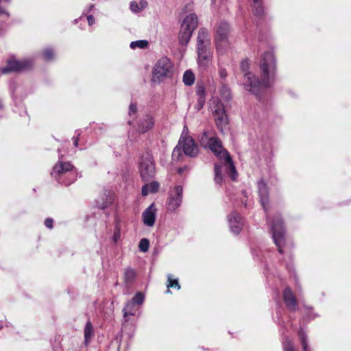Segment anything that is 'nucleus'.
Returning a JSON list of instances; mask_svg holds the SVG:
<instances>
[{
	"instance_id": "f704fd0d",
	"label": "nucleus",
	"mask_w": 351,
	"mask_h": 351,
	"mask_svg": "<svg viewBox=\"0 0 351 351\" xmlns=\"http://www.w3.org/2000/svg\"><path fill=\"white\" fill-rule=\"evenodd\" d=\"M205 101H206L205 97H200V98L198 97L197 102L195 106V109L197 110H200L203 108V106L205 104Z\"/></svg>"
},
{
	"instance_id": "423d86ee",
	"label": "nucleus",
	"mask_w": 351,
	"mask_h": 351,
	"mask_svg": "<svg viewBox=\"0 0 351 351\" xmlns=\"http://www.w3.org/2000/svg\"><path fill=\"white\" fill-rule=\"evenodd\" d=\"M210 108L215 116L217 126L222 131L228 124V117L223 104L217 97H213L210 101Z\"/></svg>"
},
{
	"instance_id": "6e6552de",
	"label": "nucleus",
	"mask_w": 351,
	"mask_h": 351,
	"mask_svg": "<svg viewBox=\"0 0 351 351\" xmlns=\"http://www.w3.org/2000/svg\"><path fill=\"white\" fill-rule=\"evenodd\" d=\"M272 238L278 252H283V247L285 244V229L281 219L277 217L271 223Z\"/></svg>"
},
{
	"instance_id": "412c9836",
	"label": "nucleus",
	"mask_w": 351,
	"mask_h": 351,
	"mask_svg": "<svg viewBox=\"0 0 351 351\" xmlns=\"http://www.w3.org/2000/svg\"><path fill=\"white\" fill-rule=\"evenodd\" d=\"M159 183L154 181L143 186L141 193L142 195L147 196L149 193H154L158 191Z\"/></svg>"
},
{
	"instance_id": "2f4dec72",
	"label": "nucleus",
	"mask_w": 351,
	"mask_h": 351,
	"mask_svg": "<svg viewBox=\"0 0 351 351\" xmlns=\"http://www.w3.org/2000/svg\"><path fill=\"white\" fill-rule=\"evenodd\" d=\"M144 299V295L141 292H138L134 295L132 301L134 302V304L141 305L143 303Z\"/></svg>"
},
{
	"instance_id": "c03bdc74",
	"label": "nucleus",
	"mask_w": 351,
	"mask_h": 351,
	"mask_svg": "<svg viewBox=\"0 0 351 351\" xmlns=\"http://www.w3.org/2000/svg\"><path fill=\"white\" fill-rule=\"evenodd\" d=\"M119 238H120V232L119 230H117L114 232V233L113 234V240L114 242H117Z\"/></svg>"
},
{
	"instance_id": "9d476101",
	"label": "nucleus",
	"mask_w": 351,
	"mask_h": 351,
	"mask_svg": "<svg viewBox=\"0 0 351 351\" xmlns=\"http://www.w3.org/2000/svg\"><path fill=\"white\" fill-rule=\"evenodd\" d=\"M197 64L198 69L202 71H207L213 64V51L209 50H198Z\"/></svg>"
},
{
	"instance_id": "20e7f679",
	"label": "nucleus",
	"mask_w": 351,
	"mask_h": 351,
	"mask_svg": "<svg viewBox=\"0 0 351 351\" xmlns=\"http://www.w3.org/2000/svg\"><path fill=\"white\" fill-rule=\"evenodd\" d=\"M197 26V16L196 14H190L184 18L178 35L179 43L182 45H186L189 42Z\"/></svg>"
},
{
	"instance_id": "aec40b11",
	"label": "nucleus",
	"mask_w": 351,
	"mask_h": 351,
	"mask_svg": "<svg viewBox=\"0 0 351 351\" xmlns=\"http://www.w3.org/2000/svg\"><path fill=\"white\" fill-rule=\"evenodd\" d=\"M73 168V165L69 162H59L53 167L51 175L56 176L67 171H71Z\"/></svg>"
},
{
	"instance_id": "e433bc0d",
	"label": "nucleus",
	"mask_w": 351,
	"mask_h": 351,
	"mask_svg": "<svg viewBox=\"0 0 351 351\" xmlns=\"http://www.w3.org/2000/svg\"><path fill=\"white\" fill-rule=\"evenodd\" d=\"M130 9L134 12H139L141 11V8H140L138 3L136 1H132L130 3Z\"/></svg>"
},
{
	"instance_id": "ddd939ff",
	"label": "nucleus",
	"mask_w": 351,
	"mask_h": 351,
	"mask_svg": "<svg viewBox=\"0 0 351 351\" xmlns=\"http://www.w3.org/2000/svg\"><path fill=\"white\" fill-rule=\"evenodd\" d=\"M157 209L152 203L142 214L143 223L148 227H153L155 224Z\"/></svg>"
},
{
	"instance_id": "39448f33",
	"label": "nucleus",
	"mask_w": 351,
	"mask_h": 351,
	"mask_svg": "<svg viewBox=\"0 0 351 351\" xmlns=\"http://www.w3.org/2000/svg\"><path fill=\"white\" fill-rule=\"evenodd\" d=\"M138 170L141 177L144 181H148L154 177L156 174V167L153 156L151 154L146 152L141 156L138 165Z\"/></svg>"
},
{
	"instance_id": "c9c22d12",
	"label": "nucleus",
	"mask_w": 351,
	"mask_h": 351,
	"mask_svg": "<svg viewBox=\"0 0 351 351\" xmlns=\"http://www.w3.org/2000/svg\"><path fill=\"white\" fill-rule=\"evenodd\" d=\"M284 351H295L293 343L290 341H286L284 344Z\"/></svg>"
},
{
	"instance_id": "9b49d317",
	"label": "nucleus",
	"mask_w": 351,
	"mask_h": 351,
	"mask_svg": "<svg viewBox=\"0 0 351 351\" xmlns=\"http://www.w3.org/2000/svg\"><path fill=\"white\" fill-rule=\"evenodd\" d=\"M182 187L180 185L175 186L169 191L167 202L168 210L174 211L180 206L182 200Z\"/></svg>"
},
{
	"instance_id": "7ed1b4c3",
	"label": "nucleus",
	"mask_w": 351,
	"mask_h": 351,
	"mask_svg": "<svg viewBox=\"0 0 351 351\" xmlns=\"http://www.w3.org/2000/svg\"><path fill=\"white\" fill-rule=\"evenodd\" d=\"M173 73V64L167 57H163L156 63L152 72V81L160 82L171 77Z\"/></svg>"
},
{
	"instance_id": "a18cd8bd",
	"label": "nucleus",
	"mask_w": 351,
	"mask_h": 351,
	"mask_svg": "<svg viewBox=\"0 0 351 351\" xmlns=\"http://www.w3.org/2000/svg\"><path fill=\"white\" fill-rule=\"evenodd\" d=\"M138 5L142 10L147 5V3L145 1L142 0L139 2Z\"/></svg>"
},
{
	"instance_id": "393cba45",
	"label": "nucleus",
	"mask_w": 351,
	"mask_h": 351,
	"mask_svg": "<svg viewBox=\"0 0 351 351\" xmlns=\"http://www.w3.org/2000/svg\"><path fill=\"white\" fill-rule=\"evenodd\" d=\"M253 11L255 15L261 16L263 14L261 0H253Z\"/></svg>"
},
{
	"instance_id": "bb28decb",
	"label": "nucleus",
	"mask_w": 351,
	"mask_h": 351,
	"mask_svg": "<svg viewBox=\"0 0 351 351\" xmlns=\"http://www.w3.org/2000/svg\"><path fill=\"white\" fill-rule=\"evenodd\" d=\"M195 75L191 71H186L183 75V82L184 84L191 86L194 83Z\"/></svg>"
},
{
	"instance_id": "4c0bfd02",
	"label": "nucleus",
	"mask_w": 351,
	"mask_h": 351,
	"mask_svg": "<svg viewBox=\"0 0 351 351\" xmlns=\"http://www.w3.org/2000/svg\"><path fill=\"white\" fill-rule=\"evenodd\" d=\"M137 112V106L136 104L132 103L129 106V115L135 114Z\"/></svg>"
},
{
	"instance_id": "4be33fe9",
	"label": "nucleus",
	"mask_w": 351,
	"mask_h": 351,
	"mask_svg": "<svg viewBox=\"0 0 351 351\" xmlns=\"http://www.w3.org/2000/svg\"><path fill=\"white\" fill-rule=\"evenodd\" d=\"M94 335L93 327L90 322H87L84 328V339L86 343H88Z\"/></svg>"
},
{
	"instance_id": "473e14b6",
	"label": "nucleus",
	"mask_w": 351,
	"mask_h": 351,
	"mask_svg": "<svg viewBox=\"0 0 351 351\" xmlns=\"http://www.w3.org/2000/svg\"><path fill=\"white\" fill-rule=\"evenodd\" d=\"M43 56L45 60H51L53 58V52L51 49H46L43 52Z\"/></svg>"
},
{
	"instance_id": "37998d69",
	"label": "nucleus",
	"mask_w": 351,
	"mask_h": 351,
	"mask_svg": "<svg viewBox=\"0 0 351 351\" xmlns=\"http://www.w3.org/2000/svg\"><path fill=\"white\" fill-rule=\"evenodd\" d=\"M87 21L89 25H92L95 23V19L92 15H89L87 16Z\"/></svg>"
},
{
	"instance_id": "cd10ccee",
	"label": "nucleus",
	"mask_w": 351,
	"mask_h": 351,
	"mask_svg": "<svg viewBox=\"0 0 351 351\" xmlns=\"http://www.w3.org/2000/svg\"><path fill=\"white\" fill-rule=\"evenodd\" d=\"M167 281H168V284H167V287L168 289L169 288H172V287H174V288H176L178 290H179L180 289V286L179 285V282H178V279H173L172 278V276L171 274H169L167 276ZM167 293H170V290L169 289H167Z\"/></svg>"
},
{
	"instance_id": "72a5a7b5",
	"label": "nucleus",
	"mask_w": 351,
	"mask_h": 351,
	"mask_svg": "<svg viewBox=\"0 0 351 351\" xmlns=\"http://www.w3.org/2000/svg\"><path fill=\"white\" fill-rule=\"evenodd\" d=\"M220 93L224 99L228 100L230 98V90L225 86L221 88Z\"/></svg>"
},
{
	"instance_id": "09e8293b",
	"label": "nucleus",
	"mask_w": 351,
	"mask_h": 351,
	"mask_svg": "<svg viewBox=\"0 0 351 351\" xmlns=\"http://www.w3.org/2000/svg\"><path fill=\"white\" fill-rule=\"evenodd\" d=\"M4 13V10L3 8H0V14Z\"/></svg>"
},
{
	"instance_id": "de8ad7c7",
	"label": "nucleus",
	"mask_w": 351,
	"mask_h": 351,
	"mask_svg": "<svg viewBox=\"0 0 351 351\" xmlns=\"http://www.w3.org/2000/svg\"><path fill=\"white\" fill-rule=\"evenodd\" d=\"M186 169H187V167H183V168H179V169H178V173H183L185 170H186Z\"/></svg>"
},
{
	"instance_id": "dca6fc26",
	"label": "nucleus",
	"mask_w": 351,
	"mask_h": 351,
	"mask_svg": "<svg viewBox=\"0 0 351 351\" xmlns=\"http://www.w3.org/2000/svg\"><path fill=\"white\" fill-rule=\"evenodd\" d=\"M283 299L286 306L291 311H295L297 308L295 297L289 288H286L283 291Z\"/></svg>"
},
{
	"instance_id": "58836bf2",
	"label": "nucleus",
	"mask_w": 351,
	"mask_h": 351,
	"mask_svg": "<svg viewBox=\"0 0 351 351\" xmlns=\"http://www.w3.org/2000/svg\"><path fill=\"white\" fill-rule=\"evenodd\" d=\"M112 201V194L110 193L109 197L106 202L102 203L101 204H99V206L101 208H105L108 204H110Z\"/></svg>"
},
{
	"instance_id": "f8f14e48",
	"label": "nucleus",
	"mask_w": 351,
	"mask_h": 351,
	"mask_svg": "<svg viewBox=\"0 0 351 351\" xmlns=\"http://www.w3.org/2000/svg\"><path fill=\"white\" fill-rule=\"evenodd\" d=\"M211 49V42L208 32L205 28H200L197 38V51Z\"/></svg>"
},
{
	"instance_id": "f3484780",
	"label": "nucleus",
	"mask_w": 351,
	"mask_h": 351,
	"mask_svg": "<svg viewBox=\"0 0 351 351\" xmlns=\"http://www.w3.org/2000/svg\"><path fill=\"white\" fill-rule=\"evenodd\" d=\"M258 188L261 203L264 210L267 212V204L269 202L268 189L267 185L263 180H261L258 182Z\"/></svg>"
},
{
	"instance_id": "2eb2a0df",
	"label": "nucleus",
	"mask_w": 351,
	"mask_h": 351,
	"mask_svg": "<svg viewBox=\"0 0 351 351\" xmlns=\"http://www.w3.org/2000/svg\"><path fill=\"white\" fill-rule=\"evenodd\" d=\"M228 222L231 231L233 233L238 234L243 226L240 215L236 212L232 213L228 216Z\"/></svg>"
},
{
	"instance_id": "7c9ffc66",
	"label": "nucleus",
	"mask_w": 351,
	"mask_h": 351,
	"mask_svg": "<svg viewBox=\"0 0 351 351\" xmlns=\"http://www.w3.org/2000/svg\"><path fill=\"white\" fill-rule=\"evenodd\" d=\"M149 247V242L148 239L144 238L141 239L138 245L139 250L143 252L148 251Z\"/></svg>"
},
{
	"instance_id": "5701e85b",
	"label": "nucleus",
	"mask_w": 351,
	"mask_h": 351,
	"mask_svg": "<svg viewBox=\"0 0 351 351\" xmlns=\"http://www.w3.org/2000/svg\"><path fill=\"white\" fill-rule=\"evenodd\" d=\"M221 168L222 166L221 165L216 164L215 165V182L218 184H221L223 180Z\"/></svg>"
},
{
	"instance_id": "79ce46f5",
	"label": "nucleus",
	"mask_w": 351,
	"mask_h": 351,
	"mask_svg": "<svg viewBox=\"0 0 351 351\" xmlns=\"http://www.w3.org/2000/svg\"><path fill=\"white\" fill-rule=\"evenodd\" d=\"M53 223V221L51 218H47V219H46V220L45 221V225L46 227H47L49 228H52Z\"/></svg>"
},
{
	"instance_id": "1a4fd4ad",
	"label": "nucleus",
	"mask_w": 351,
	"mask_h": 351,
	"mask_svg": "<svg viewBox=\"0 0 351 351\" xmlns=\"http://www.w3.org/2000/svg\"><path fill=\"white\" fill-rule=\"evenodd\" d=\"M178 146L182 147L184 154L190 157H195L198 154V148L195 145L193 139L189 136L183 137L182 136L179 141L178 145L175 147L173 151V157H176V155L180 154V148Z\"/></svg>"
},
{
	"instance_id": "f03ea898",
	"label": "nucleus",
	"mask_w": 351,
	"mask_h": 351,
	"mask_svg": "<svg viewBox=\"0 0 351 351\" xmlns=\"http://www.w3.org/2000/svg\"><path fill=\"white\" fill-rule=\"evenodd\" d=\"M201 145L208 148L217 158L223 160V166L232 180H235L237 173L228 152L222 147L221 141L213 130L204 132L199 138Z\"/></svg>"
},
{
	"instance_id": "0eeeda50",
	"label": "nucleus",
	"mask_w": 351,
	"mask_h": 351,
	"mask_svg": "<svg viewBox=\"0 0 351 351\" xmlns=\"http://www.w3.org/2000/svg\"><path fill=\"white\" fill-rule=\"evenodd\" d=\"M229 34V25L225 21L219 23L217 28L215 36L216 50L218 53H222L223 52V49L228 47Z\"/></svg>"
},
{
	"instance_id": "a878e982",
	"label": "nucleus",
	"mask_w": 351,
	"mask_h": 351,
	"mask_svg": "<svg viewBox=\"0 0 351 351\" xmlns=\"http://www.w3.org/2000/svg\"><path fill=\"white\" fill-rule=\"evenodd\" d=\"M123 316L126 317L128 315H134L135 309H134V304L131 300L129 301L123 308Z\"/></svg>"
},
{
	"instance_id": "b1692460",
	"label": "nucleus",
	"mask_w": 351,
	"mask_h": 351,
	"mask_svg": "<svg viewBox=\"0 0 351 351\" xmlns=\"http://www.w3.org/2000/svg\"><path fill=\"white\" fill-rule=\"evenodd\" d=\"M136 278V272L131 268H127L124 272V280L126 283H131Z\"/></svg>"
},
{
	"instance_id": "f257e3e1",
	"label": "nucleus",
	"mask_w": 351,
	"mask_h": 351,
	"mask_svg": "<svg viewBox=\"0 0 351 351\" xmlns=\"http://www.w3.org/2000/svg\"><path fill=\"white\" fill-rule=\"evenodd\" d=\"M250 66L247 60H243L241 68L245 72L244 76L247 80L245 88L247 90L256 94V89L260 87H270L274 82L276 74V63L272 52L265 53L260 62L261 80L254 75L247 72Z\"/></svg>"
},
{
	"instance_id": "a211bd4d",
	"label": "nucleus",
	"mask_w": 351,
	"mask_h": 351,
	"mask_svg": "<svg viewBox=\"0 0 351 351\" xmlns=\"http://www.w3.org/2000/svg\"><path fill=\"white\" fill-rule=\"evenodd\" d=\"M27 67L26 62H19L16 60H9L8 65L2 69V73L5 74L10 71H19Z\"/></svg>"
},
{
	"instance_id": "4468645a",
	"label": "nucleus",
	"mask_w": 351,
	"mask_h": 351,
	"mask_svg": "<svg viewBox=\"0 0 351 351\" xmlns=\"http://www.w3.org/2000/svg\"><path fill=\"white\" fill-rule=\"evenodd\" d=\"M154 119L150 114H145L138 121L137 130L140 133H145L153 128Z\"/></svg>"
},
{
	"instance_id": "c756f323",
	"label": "nucleus",
	"mask_w": 351,
	"mask_h": 351,
	"mask_svg": "<svg viewBox=\"0 0 351 351\" xmlns=\"http://www.w3.org/2000/svg\"><path fill=\"white\" fill-rule=\"evenodd\" d=\"M299 336L301 339V343L302 345L303 350L304 351H310L308 348V344H307V337H306V334L304 333V332L302 330H300L299 332Z\"/></svg>"
},
{
	"instance_id": "ea45409f",
	"label": "nucleus",
	"mask_w": 351,
	"mask_h": 351,
	"mask_svg": "<svg viewBox=\"0 0 351 351\" xmlns=\"http://www.w3.org/2000/svg\"><path fill=\"white\" fill-rule=\"evenodd\" d=\"M196 92L199 98L205 97L204 88L202 86L198 87Z\"/></svg>"
},
{
	"instance_id": "a19ab883",
	"label": "nucleus",
	"mask_w": 351,
	"mask_h": 351,
	"mask_svg": "<svg viewBox=\"0 0 351 351\" xmlns=\"http://www.w3.org/2000/svg\"><path fill=\"white\" fill-rule=\"evenodd\" d=\"M219 75L221 78H226L227 76V72L226 70L224 68L219 67Z\"/></svg>"
},
{
	"instance_id": "6ab92c4d",
	"label": "nucleus",
	"mask_w": 351,
	"mask_h": 351,
	"mask_svg": "<svg viewBox=\"0 0 351 351\" xmlns=\"http://www.w3.org/2000/svg\"><path fill=\"white\" fill-rule=\"evenodd\" d=\"M73 168V165L69 162H59L53 167L51 175L56 176L67 171H71Z\"/></svg>"
},
{
	"instance_id": "c85d7f7f",
	"label": "nucleus",
	"mask_w": 351,
	"mask_h": 351,
	"mask_svg": "<svg viewBox=\"0 0 351 351\" xmlns=\"http://www.w3.org/2000/svg\"><path fill=\"white\" fill-rule=\"evenodd\" d=\"M148 46V42L145 40H140L133 41L130 43V47L134 49L136 48L145 49Z\"/></svg>"
},
{
	"instance_id": "49530a36",
	"label": "nucleus",
	"mask_w": 351,
	"mask_h": 351,
	"mask_svg": "<svg viewBox=\"0 0 351 351\" xmlns=\"http://www.w3.org/2000/svg\"><path fill=\"white\" fill-rule=\"evenodd\" d=\"M73 141L74 145L75 147H77L78 146V138L77 137H73Z\"/></svg>"
}]
</instances>
